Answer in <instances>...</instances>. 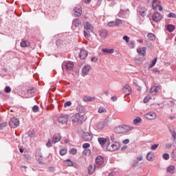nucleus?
<instances>
[{"mask_svg":"<svg viewBox=\"0 0 176 176\" xmlns=\"http://www.w3.org/2000/svg\"><path fill=\"white\" fill-rule=\"evenodd\" d=\"M120 148V144H119V142H114L111 144H109L107 146V149H109V151L110 152H113L115 151H118V149H119Z\"/></svg>","mask_w":176,"mask_h":176,"instance_id":"f257e3e1","label":"nucleus"},{"mask_svg":"<svg viewBox=\"0 0 176 176\" xmlns=\"http://www.w3.org/2000/svg\"><path fill=\"white\" fill-rule=\"evenodd\" d=\"M58 122L60 123V124H67V123H68V116L61 114L58 117Z\"/></svg>","mask_w":176,"mask_h":176,"instance_id":"f03ea898","label":"nucleus"},{"mask_svg":"<svg viewBox=\"0 0 176 176\" xmlns=\"http://www.w3.org/2000/svg\"><path fill=\"white\" fill-rule=\"evenodd\" d=\"M62 69H65L66 71H72L74 69V63L69 61L67 63H63L62 65Z\"/></svg>","mask_w":176,"mask_h":176,"instance_id":"7ed1b4c3","label":"nucleus"},{"mask_svg":"<svg viewBox=\"0 0 176 176\" xmlns=\"http://www.w3.org/2000/svg\"><path fill=\"white\" fill-rule=\"evenodd\" d=\"M81 138L85 141H91L93 140V135L91 133L83 132L81 135Z\"/></svg>","mask_w":176,"mask_h":176,"instance_id":"20e7f679","label":"nucleus"},{"mask_svg":"<svg viewBox=\"0 0 176 176\" xmlns=\"http://www.w3.org/2000/svg\"><path fill=\"white\" fill-rule=\"evenodd\" d=\"M9 124L13 129H16V127H17L20 124V121H19V119L16 118H12L10 120Z\"/></svg>","mask_w":176,"mask_h":176,"instance_id":"39448f33","label":"nucleus"},{"mask_svg":"<svg viewBox=\"0 0 176 176\" xmlns=\"http://www.w3.org/2000/svg\"><path fill=\"white\" fill-rule=\"evenodd\" d=\"M84 28L86 30L87 32H93L94 31V27L93 25H91L88 21L84 23Z\"/></svg>","mask_w":176,"mask_h":176,"instance_id":"423d86ee","label":"nucleus"},{"mask_svg":"<svg viewBox=\"0 0 176 176\" xmlns=\"http://www.w3.org/2000/svg\"><path fill=\"white\" fill-rule=\"evenodd\" d=\"M145 118L148 120H155L157 118V115H156V113L151 111L145 115Z\"/></svg>","mask_w":176,"mask_h":176,"instance_id":"0eeeda50","label":"nucleus"},{"mask_svg":"<svg viewBox=\"0 0 176 176\" xmlns=\"http://www.w3.org/2000/svg\"><path fill=\"white\" fill-rule=\"evenodd\" d=\"M162 19V14H160V12H155L153 14V20L156 23H157V21H160Z\"/></svg>","mask_w":176,"mask_h":176,"instance_id":"6e6552de","label":"nucleus"},{"mask_svg":"<svg viewBox=\"0 0 176 176\" xmlns=\"http://www.w3.org/2000/svg\"><path fill=\"white\" fill-rule=\"evenodd\" d=\"M82 25V21L79 19H74L72 21V28H74V27L78 28L79 25Z\"/></svg>","mask_w":176,"mask_h":176,"instance_id":"1a4fd4ad","label":"nucleus"},{"mask_svg":"<svg viewBox=\"0 0 176 176\" xmlns=\"http://www.w3.org/2000/svg\"><path fill=\"white\" fill-rule=\"evenodd\" d=\"M60 141H61V135H60V134H54L52 137L53 144H57V142H60Z\"/></svg>","mask_w":176,"mask_h":176,"instance_id":"9d476101","label":"nucleus"},{"mask_svg":"<svg viewBox=\"0 0 176 176\" xmlns=\"http://www.w3.org/2000/svg\"><path fill=\"white\" fill-rule=\"evenodd\" d=\"M82 116H83V115L76 113V115H74L72 117V120L74 123H78V122H79V120H80V118H82Z\"/></svg>","mask_w":176,"mask_h":176,"instance_id":"9b49d317","label":"nucleus"},{"mask_svg":"<svg viewBox=\"0 0 176 176\" xmlns=\"http://www.w3.org/2000/svg\"><path fill=\"white\" fill-rule=\"evenodd\" d=\"M74 12L75 17H80L82 16V10L80 8L75 7Z\"/></svg>","mask_w":176,"mask_h":176,"instance_id":"f8f14e48","label":"nucleus"},{"mask_svg":"<svg viewBox=\"0 0 176 176\" xmlns=\"http://www.w3.org/2000/svg\"><path fill=\"white\" fill-rule=\"evenodd\" d=\"M137 52L138 53V54L144 57L146 54V47H143L142 48H138Z\"/></svg>","mask_w":176,"mask_h":176,"instance_id":"ddd939ff","label":"nucleus"},{"mask_svg":"<svg viewBox=\"0 0 176 176\" xmlns=\"http://www.w3.org/2000/svg\"><path fill=\"white\" fill-rule=\"evenodd\" d=\"M122 91L126 94H131V87L129 85H126L123 89Z\"/></svg>","mask_w":176,"mask_h":176,"instance_id":"4468645a","label":"nucleus"},{"mask_svg":"<svg viewBox=\"0 0 176 176\" xmlns=\"http://www.w3.org/2000/svg\"><path fill=\"white\" fill-rule=\"evenodd\" d=\"M96 163L98 166H101L104 164V157L102 156H98L96 159Z\"/></svg>","mask_w":176,"mask_h":176,"instance_id":"2eb2a0df","label":"nucleus"},{"mask_svg":"<svg viewBox=\"0 0 176 176\" xmlns=\"http://www.w3.org/2000/svg\"><path fill=\"white\" fill-rule=\"evenodd\" d=\"M91 69V66L90 65H85L82 67V72L84 75H87L89 74V71Z\"/></svg>","mask_w":176,"mask_h":176,"instance_id":"dca6fc26","label":"nucleus"},{"mask_svg":"<svg viewBox=\"0 0 176 176\" xmlns=\"http://www.w3.org/2000/svg\"><path fill=\"white\" fill-rule=\"evenodd\" d=\"M80 58L81 60H85L87 57V52L85 50H82L80 52Z\"/></svg>","mask_w":176,"mask_h":176,"instance_id":"f3484780","label":"nucleus"},{"mask_svg":"<svg viewBox=\"0 0 176 176\" xmlns=\"http://www.w3.org/2000/svg\"><path fill=\"white\" fill-rule=\"evenodd\" d=\"M98 141L100 146H104L107 144V138H98Z\"/></svg>","mask_w":176,"mask_h":176,"instance_id":"a211bd4d","label":"nucleus"},{"mask_svg":"<svg viewBox=\"0 0 176 176\" xmlns=\"http://www.w3.org/2000/svg\"><path fill=\"white\" fill-rule=\"evenodd\" d=\"M138 11L139 12V14L142 17H144V16H146V9L145 8H138Z\"/></svg>","mask_w":176,"mask_h":176,"instance_id":"6ab92c4d","label":"nucleus"},{"mask_svg":"<svg viewBox=\"0 0 176 176\" xmlns=\"http://www.w3.org/2000/svg\"><path fill=\"white\" fill-rule=\"evenodd\" d=\"M99 35L101 36V38H107V36L108 35V31L106 30H99Z\"/></svg>","mask_w":176,"mask_h":176,"instance_id":"aec40b11","label":"nucleus"},{"mask_svg":"<svg viewBox=\"0 0 176 176\" xmlns=\"http://www.w3.org/2000/svg\"><path fill=\"white\" fill-rule=\"evenodd\" d=\"M122 127L123 133H129L133 129V127L129 125H122Z\"/></svg>","mask_w":176,"mask_h":176,"instance_id":"412c9836","label":"nucleus"},{"mask_svg":"<svg viewBox=\"0 0 176 176\" xmlns=\"http://www.w3.org/2000/svg\"><path fill=\"white\" fill-rule=\"evenodd\" d=\"M154 155L153 152H148L146 155V160H148V162H153Z\"/></svg>","mask_w":176,"mask_h":176,"instance_id":"4be33fe9","label":"nucleus"},{"mask_svg":"<svg viewBox=\"0 0 176 176\" xmlns=\"http://www.w3.org/2000/svg\"><path fill=\"white\" fill-rule=\"evenodd\" d=\"M167 173H170V174H174V171H175V166L174 165H170L167 168Z\"/></svg>","mask_w":176,"mask_h":176,"instance_id":"5701e85b","label":"nucleus"},{"mask_svg":"<svg viewBox=\"0 0 176 176\" xmlns=\"http://www.w3.org/2000/svg\"><path fill=\"white\" fill-rule=\"evenodd\" d=\"M89 174H93L96 171V164L89 165L88 167Z\"/></svg>","mask_w":176,"mask_h":176,"instance_id":"b1692460","label":"nucleus"},{"mask_svg":"<svg viewBox=\"0 0 176 176\" xmlns=\"http://www.w3.org/2000/svg\"><path fill=\"white\" fill-rule=\"evenodd\" d=\"M83 100H84V101H86L87 102H91V101H94L96 100V98L91 97V96H84Z\"/></svg>","mask_w":176,"mask_h":176,"instance_id":"393cba45","label":"nucleus"},{"mask_svg":"<svg viewBox=\"0 0 176 176\" xmlns=\"http://www.w3.org/2000/svg\"><path fill=\"white\" fill-rule=\"evenodd\" d=\"M102 52L103 53H107L108 54H112L115 53V50L104 48V49L102 50Z\"/></svg>","mask_w":176,"mask_h":176,"instance_id":"a878e982","label":"nucleus"},{"mask_svg":"<svg viewBox=\"0 0 176 176\" xmlns=\"http://www.w3.org/2000/svg\"><path fill=\"white\" fill-rule=\"evenodd\" d=\"M166 30L168 31V32H173V31L175 30V26L173 25H166Z\"/></svg>","mask_w":176,"mask_h":176,"instance_id":"bb28decb","label":"nucleus"},{"mask_svg":"<svg viewBox=\"0 0 176 176\" xmlns=\"http://www.w3.org/2000/svg\"><path fill=\"white\" fill-rule=\"evenodd\" d=\"M115 133H117L118 134H122L123 132V128L122 126H116L114 129Z\"/></svg>","mask_w":176,"mask_h":176,"instance_id":"cd10ccee","label":"nucleus"},{"mask_svg":"<svg viewBox=\"0 0 176 176\" xmlns=\"http://www.w3.org/2000/svg\"><path fill=\"white\" fill-rule=\"evenodd\" d=\"M105 127V122H100L96 124V129L98 130H102Z\"/></svg>","mask_w":176,"mask_h":176,"instance_id":"c85d7f7f","label":"nucleus"},{"mask_svg":"<svg viewBox=\"0 0 176 176\" xmlns=\"http://www.w3.org/2000/svg\"><path fill=\"white\" fill-rule=\"evenodd\" d=\"M160 90V87L159 86H153L150 89V93H157Z\"/></svg>","mask_w":176,"mask_h":176,"instance_id":"c756f323","label":"nucleus"},{"mask_svg":"<svg viewBox=\"0 0 176 176\" xmlns=\"http://www.w3.org/2000/svg\"><path fill=\"white\" fill-rule=\"evenodd\" d=\"M30 43L28 41H23L21 42V47H28L30 46Z\"/></svg>","mask_w":176,"mask_h":176,"instance_id":"7c9ffc66","label":"nucleus"},{"mask_svg":"<svg viewBox=\"0 0 176 176\" xmlns=\"http://www.w3.org/2000/svg\"><path fill=\"white\" fill-rule=\"evenodd\" d=\"M27 134L29 138H34V137H35V131L30 130L28 131Z\"/></svg>","mask_w":176,"mask_h":176,"instance_id":"2f4dec72","label":"nucleus"},{"mask_svg":"<svg viewBox=\"0 0 176 176\" xmlns=\"http://www.w3.org/2000/svg\"><path fill=\"white\" fill-rule=\"evenodd\" d=\"M82 155L84 156H90L91 155V151L89 148H85L82 152Z\"/></svg>","mask_w":176,"mask_h":176,"instance_id":"473e14b6","label":"nucleus"},{"mask_svg":"<svg viewBox=\"0 0 176 176\" xmlns=\"http://www.w3.org/2000/svg\"><path fill=\"white\" fill-rule=\"evenodd\" d=\"M65 166H67L68 167H71L74 166V162H72L69 159L66 160V161L65 162Z\"/></svg>","mask_w":176,"mask_h":176,"instance_id":"72a5a7b5","label":"nucleus"},{"mask_svg":"<svg viewBox=\"0 0 176 176\" xmlns=\"http://www.w3.org/2000/svg\"><path fill=\"white\" fill-rule=\"evenodd\" d=\"M78 112H80V113H83L86 109H85V107L83 106H77L76 108Z\"/></svg>","mask_w":176,"mask_h":176,"instance_id":"f704fd0d","label":"nucleus"},{"mask_svg":"<svg viewBox=\"0 0 176 176\" xmlns=\"http://www.w3.org/2000/svg\"><path fill=\"white\" fill-rule=\"evenodd\" d=\"M169 131H170L173 138L174 140H176V133H175V131L174 130V128L169 129Z\"/></svg>","mask_w":176,"mask_h":176,"instance_id":"c9c22d12","label":"nucleus"},{"mask_svg":"<svg viewBox=\"0 0 176 176\" xmlns=\"http://www.w3.org/2000/svg\"><path fill=\"white\" fill-rule=\"evenodd\" d=\"M147 38H148L150 41H155V39H156V36H155V34H153V33H148L147 34Z\"/></svg>","mask_w":176,"mask_h":176,"instance_id":"e433bc0d","label":"nucleus"},{"mask_svg":"<svg viewBox=\"0 0 176 176\" xmlns=\"http://www.w3.org/2000/svg\"><path fill=\"white\" fill-rule=\"evenodd\" d=\"M129 13H130V11H129V10H126L125 11L124 10H121L120 12V14L122 15V16H129Z\"/></svg>","mask_w":176,"mask_h":176,"instance_id":"4c0bfd02","label":"nucleus"},{"mask_svg":"<svg viewBox=\"0 0 176 176\" xmlns=\"http://www.w3.org/2000/svg\"><path fill=\"white\" fill-rule=\"evenodd\" d=\"M142 119L140 117H137L135 119L133 120V124H138V123L141 122Z\"/></svg>","mask_w":176,"mask_h":176,"instance_id":"58836bf2","label":"nucleus"},{"mask_svg":"<svg viewBox=\"0 0 176 176\" xmlns=\"http://www.w3.org/2000/svg\"><path fill=\"white\" fill-rule=\"evenodd\" d=\"M152 7L153 9H157L159 5L157 4V0H153Z\"/></svg>","mask_w":176,"mask_h":176,"instance_id":"ea45409f","label":"nucleus"},{"mask_svg":"<svg viewBox=\"0 0 176 176\" xmlns=\"http://www.w3.org/2000/svg\"><path fill=\"white\" fill-rule=\"evenodd\" d=\"M128 46L130 47V49H134L135 42L134 41H131L129 43H128Z\"/></svg>","mask_w":176,"mask_h":176,"instance_id":"a19ab883","label":"nucleus"},{"mask_svg":"<svg viewBox=\"0 0 176 176\" xmlns=\"http://www.w3.org/2000/svg\"><path fill=\"white\" fill-rule=\"evenodd\" d=\"M157 62V58H155L152 62L151 64L149 65V68H153L155 65H156V63Z\"/></svg>","mask_w":176,"mask_h":176,"instance_id":"79ce46f5","label":"nucleus"},{"mask_svg":"<svg viewBox=\"0 0 176 176\" xmlns=\"http://www.w3.org/2000/svg\"><path fill=\"white\" fill-rule=\"evenodd\" d=\"M114 22L116 23V27H119V25H122V20H120L119 19H116V21H114Z\"/></svg>","mask_w":176,"mask_h":176,"instance_id":"37998d69","label":"nucleus"},{"mask_svg":"<svg viewBox=\"0 0 176 176\" xmlns=\"http://www.w3.org/2000/svg\"><path fill=\"white\" fill-rule=\"evenodd\" d=\"M99 113H107V109L104 107H100L98 109Z\"/></svg>","mask_w":176,"mask_h":176,"instance_id":"c03bdc74","label":"nucleus"},{"mask_svg":"<svg viewBox=\"0 0 176 176\" xmlns=\"http://www.w3.org/2000/svg\"><path fill=\"white\" fill-rule=\"evenodd\" d=\"M69 153H71V155H76V153H78V150H76V148H73L69 151Z\"/></svg>","mask_w":176,"mask_h":176,"instance_id":"a18cd8bd","label":"nucleus"},{"mask_svg":"<svg viewBox=\"0 0 176 176\" xmlns=\"http://www.w3.org/2000/svg\"><path fill=\"white\" fill-rule=\"evenodd\" d=\"M162 157L164 160H168L170 159V155L168 153H164Z\"/></svg>","mask_w":176,"mask_h":176,"instance_id":"49530a36","label":"nucleus"},{"mask_svg":"<svg viewBox=\"0 0 176 176\" xmlns=\"http://www.w3.org/2000/svg\"><path fill=\"white\" fill-rule=\"evenodd\" d=\"M60 155L61 156H64V155H67V150L66 148H63L60 151Z\"/></svg>","mask_w":176,"mask_h":176,"instance_id":"de8ad7c7","label":"nucleus"},{"mask_svg":"<svg viewBox=\"0 0 176 176\" xmlns=\"http://www.w3.org/2000/svg\"><path fill=\"white\" fill-rule=\"evenodd\" d=\"M159 148V144H153L151 146V151H156Z\"/></svg>","mask_w":176,"mask_h":176,"instance_id":"09e8293b","label":"nucleus"},{"mask_svg":"<svg viewBox=\"0 0 176 176\" xmlns=\"http://www.w3.org/2000/svg\"><path fill=\"white\" fill-rule=\"evenodd\" d=\"M53 140H48V142L46 144V146H47V148H50L52 146H53Z\"/></svg>","mask_w":176,"mask_h":176,"instance_id":"8fccbe9b","label":"nucleus"},{"mask_svg":"<svg viewBox=\"0 0 176 176\" xmlns=\"http://www.w3.org/2000/svg\"><path fill=\"white\" fill-rule=\"evenodd\" d=\"M84 36H85V38H87V39H89V38H90L91 36V35L90 34V33H89L87 31L85 30L84 31Z\"/></svg>","mask_w":176,"mask_h":176,"instance_id":"3c124183","label":"nucleus"},{"mask_svg":"<svg viewBox=\"0 0 176 176\" xmlns=\"http://www.w3.org/2000/svg\"><path fill=\"white\" fill-rule=\"evenodd\" d=\"M168 17L171 19H176V14L175 13L170 12L168 14Z\"/></svg>","mask_w":176,"mask_h":176,"instance_id":"603ef678","label":"nucleus"},{"mask_svg":"<svg viewBox=\"0 0 176 176\" xmlns=\"http://www.w3.org/2000/svg\"><path fill=\"white\" fill-rule=\"evenodd\" d=\"M72 105V102L71 101H67L65 102L64 107L67 108V107H71Z\"/></svg>","mask_w":176,"mask_h":176,"instance_id":"864d4df0","label":"nucleus"},{"mask_svg":"<svg viewBox=\"0 0 176 176\" xmlns=\"http://www.w3.org/2000/svg\"><path fill=\"white\" fill-rule=\"evenodd\" d=\"M4 91H5V93H10V91H12V89L10 88V87L6 86L5 87Z\"/></svg>","mask_w":176,"mask_h":176,"instance_id":"5fc2aeb1","label":"nucleus"},{"mask_svg":"<svg viewBox=\"0 0 176 176\" xmlns=\"http://www.w3.org/2000/svg\"><path fill=\"white\" fill-rule=\"evenodd\" d=\"M109 27H116V23L115 21H110L108 23Z\"/></svg>","mask_w":176,"mask_h":176,"instance_id":"6e6d98bb","label":"nucleus"},{"mask_svg":"<svg viewBox=\"0 0 176 176\" xmlns=\"http://www.w3.org/2000/svg\"><path fill=\"white\" fill-rule=\"evenodd\" d=\"M82 148L84 149H87V148H90V144H89V143H84L82 144Z\"/></svg>","mask_w":176,"mask_h":176,"instance_id":"4d7b16f0","label":"nucleus"},{"mask_svg":"<svg viewBox=\"0 0 176 176\" xmlns=\"http://www.w3.org/2000/svg\"><path fill=\"white\" fill-rule=\"evenodd\" d=\"M32 111H33V112H38V111H39V107L34 105L32 107Z\"/></svg>","mask_w":176,"mask_h":176,"instance_id":"13d9d810","label":"nucleus"},{"mask_svg":"<svg viewBox=\"0 0 176 176\" xmlns=\"http://www.w3.org/2000/svg\"><path fill=\"white\" fill-rule=\"evenodd\" d=\"M123 39L124 41H126V43H129V42L130 41V37H129L127 36H124Z\"/></svg>","mask_w":176,"mask_h":176,"instance_id":"bf43d9fd","label":"nucleus"},{"mask_svg":"<svg viewBox=\"0 0 176 176\" xmlns=\"http://www.w3.org/2000/svg\"><path fill=\"white\" fill-rule=\"evenodd\" d=\"M7 124L6 122H3V124H0V130H2L4 127H6Z\"/></svg>","mask_w":176,"mask_h":176,"instance_id":"052dcab7","label":"nucleus"},{"mask_svg":"<svg viewBox=\"0 0 176 176\" xmlns=\"http://www.w3.org/2000/svg\"><path fill=\"white\" fill-rule=\"evenodd\" d=\"M151 100V96H148L144 99V102H148Z\"/></svg>","mask_w":176,"mask_h":176,"instance_id":"680f3d73","label":"nucleus"},{"mask_svg":"<svg viewBox=\"0 0 176 176\" xmlns=\"http://www.w3.org/2000/svg\"><path fill=\"white\" fill-rule=\"evenodd\" d=\"M55 170H56V168H54V167H50V168H48V171H49L50 173H53L54 171H55Z\"/></svg>","mask_w":176,"mask_h":176,"instance_id":"e2e57ef3","label":"nucleus"},{"mask_svg":"<svg viewBox=\"0 0 176 176\" xmlns=\"http://www.w3.org/2000/svg\"><path fill=\"white\" fill-rule=\"evenodd\" d=\"M111 100V101H116L118 100V97L116 96H112Z\"/></svg>","mask_w":176,"mask_h":176,"instance_id":"0e129e2a","label":"nucleus"},{"mask_svg":"<svg viewBox=\"0 0 176 176\" xmlns=\"http://www.w3.org/2000/svg\"><path fill=\"white\" fill-rule=\"evenodd\" d=\"M91 61H93V63H97V61H98V58H96V57H94V58H91Z\"/></svg>","mask_w":176,"mask_h":176,"instance_id":"69168bd1","label":"nucleus"},{"mask_svg":"<svg viewBox=\"0 0 176 176\" xmlns=\"http://www.w3.org/2000/svg\"><path fill=\"white\" fill-rule=\"evenodd\" d=\"M171 146H173V144H166L165 148H166V149H170V148H171Z\"/></svg>","mask_w":176,"mask_h":176,"instance_id":"338daca9","label":"nucleus"},{"mask_svg":"<svg viewBox=\"0 0 176 176\" xmlns=\"http://www.w3.org/2000/svg\"><path fill=\"white\" fill-rule=\"evenodd\" d=\"M172 157H173V160L176 161V156H175V154H174V151L172 153Z\"/></svg>","mask_w":176,"mask_h":176,"instance_id":"774afa93","label":"nucleus"}]
</instances>
